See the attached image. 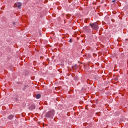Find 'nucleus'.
I'll use <instances>...</instances> for the list:
<instances>
[{"label":"nucleus","instance_id":"f03ea898","mask_svg":"<svg viewBox=\"0 0 128 128\" xmlns=\"http://www.w3.org/2000/svg\"><path fill=\"white\" fill-rule=\"evenodd\" d=\"M54 116V111H50L49 112H48V113H46V116H47V118H52V116Z\"/></svg>","mask_w":128,"mask_h":128},{"label":"nucleus","instance_id":"6e6552de","mask_svg":"<svg viewBox=\"0 0 128 128\" xmlns=\"http://www.w3.org/2000/svg\"><path fill=\"white\" fill-rule=\"evenodd\" d=\"M16 22H14L13 25L14 26H16Z\"/></svg>","mask_w":128,"mask_h":128},{"label":"nucleus","instance_id":"9b49d317","mask_svg":"<svg viewBox=\"0 0 128 128\" xmlns=\"http://www.w3.org/2000/svg\"><path fill=\"white\" fill-rule=\"evenodd\" d=\"M116 2V0L112 1V2Z\"/></svg>","mask_w":128,"mask_h":128},{"label":"nucleus","instance_id":"f257e3e1","mask_svg":"<svg viewBox=\"0 0 128 128\" xmlns=\"http://www.w3.org/2000/svg\"><path fill=\"white\" fill-rule=\"evenodd\" d=\"M90 26L94 30H98V28H100L98 26V22L90 24Z\"/></svg>","mask_w":128,"mask_h":128},{"label":"nucleus","instance_id":"f8f14e48","mask_svg":"<svg viewBox=\"0 0 128 128\" xmlns=\"http://www.w3.org/2000/svg\"><path fill=\"white\" fill-rule=\"evenodd\" d=\"M120 20H122V18H120Z\"/></svg>","mask_w":128,"mask_h":128},{"label":"nucleus","instance_id":"423d86ee","mask_svg":"<svg viewBox=\"0 0 128 128\" xmlns=\"http://www.w3.org/2000/svg\"><path fill=\"white\" fill-rule=\"evenodd\" d=\"M74 80H78V76H75V78H74Z\"/></svg>","mask_w":128,"mask_h":128},{"label":"nucleus","instance_id":"9d476101","mask_svg":"<svg viewBox=\"0 0 128 128\" xmlns=\"http://www.w3.org/2000/svg\"><path fill=\"white\" fill-rule=\"evenodd\" d=\"M118 78H115V80H118Z\"/></svg>","mask_w":128,"mask_h":128},{"label":"nucleus","instance_id":"20e7f679","mask_svg":"<svg viewBox=\"0 0 128 128\" xmlns=\"http://www.w3.org/2000/svg\"><path fill=\"white\" fill-rule=\"evenodd\" d=\"M40 98H42V95H40V94H38L36 96V98L37 100H40Z\"/></svg>","mask_w":128,"mask_h":128},{"label":"nucleus","instance_id":"39448f33","mask_svg":"<svg viewBox=\"0 0 128 128\" xmlns=\"http://www.w3.org/2000/svg\"><path fill=\"white\" fill-rule=\"evenodd\" d=\"M14 118V116H12V115H10L8 117V120H12V118Z\"/></svg>","mask_w":128,"mask_h":128},{"label":"nucleus","instance_id":"7ed1b4c3","mask_svg":"<svg viewBox=\"0 0 128 128\" xmlns=\"http://www.w3.org/2000/svg\"><path fill=\"white\" fill-rule=\"evenodd\" d=\"M14 6L16 8H18L20 10V8H22V4L20 2H17L15 4Z\"/></svg>","mask_w":128,"mask_h":128},{"label":"nucleus","instance_id":"1a4fd4ad","mask_svg":"<svg viewBox=\"0 0 128 128\" xmlns=\"http://www.w3.org/2000/svg\"><path fill=\"white\" fill-rule=\"evenodd\" d=\"M70 42H72V40L71 39L70 41Z\"/></svg>","mask_w":128,"mask_h":128},{"label":"nucleus","instance_id":"0eeeda50","mask_svg":"<svg viewBox=\"0 0 128 128\" xmlns=\"http://www.w3.org/2000/svg\"><path fill=\"white\" fill-rule=\"evenodd\" d=\"M32 110H35L36 109V106H31Z\"/></svg>","mask_w":128,"mask_h":128}]
</instances>
